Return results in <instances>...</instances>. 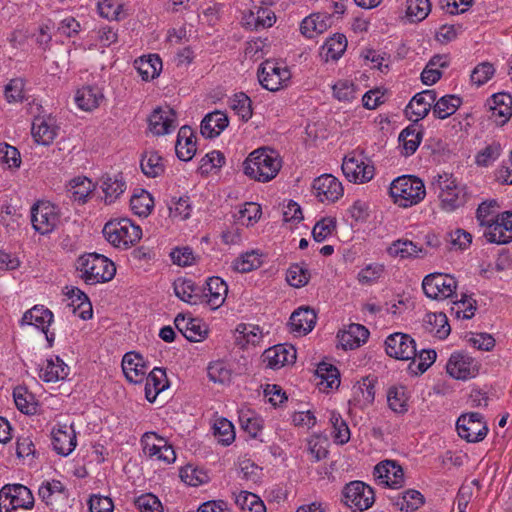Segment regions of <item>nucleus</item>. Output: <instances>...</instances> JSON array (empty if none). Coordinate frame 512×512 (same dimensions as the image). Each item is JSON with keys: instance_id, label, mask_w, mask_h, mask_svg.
<instances>
[{"instance_id": "57", "label": "nucleus", "mask_w": 512, "mask_h": 512, "mask_svg": "<svg viewBox=\"0 0 512 512\" xmlns=\"http://www.w3.org/2000/svg\"><path fill=\"white\" fill-rule=\"evenodd\" d=\"M261 265V255L257 251H250L240 255L233 262L234 270L246 273Z\"/></svg>"}, {"instance_id": "37", "label": "nucleus", "mask_w": 512, "mask_h": 512, "mask_svg": "<svg viewBox=\"0 0 512 512\" xmlns=\"http://www.w3.org/2000/svg\"><path fill=\"white\" fill-rule=\"evenodd\" d=\"M392 504L402 512H413L424 504L423 495L414 489H409L391 498Z\"/></svg>"}, {"instance_id": "54", "label": "nucleus", "mask_w": 512, "mask_h": 512, "mask_svg": "<svg viewBox=\"0 0 512 512\" xmlns=\"http://www.w3.org/2000/svg\"><path fill=\"white\" fill-rule=\"evenodd\" d=\"M261 206L254 202H247L240 206L238 213L235 215L236 219L246 226L255 224L261 217Z\"/></svg>"}, {"instance_id": "25", "label": "nucleus", "mask_w": 512, "mask_h": 512, "mask_svg": "<svg viewBox=\"0 0 512 512\" xmlns=\"http://www.w3.org/2000/svg\"><path fill=\"white\" fill-rule=\"evenodd\" d=\"M229 119L225 112L215 110L207 114L201 122L200 131L206 138H215L228 126Z\"/></svg>"}, {"instance_id": "44", "label": "nucleus", "mask_w": 512, "mask_h": 512, "mask_svg": "<svg viewBox=\"0 0 512 512\" xmlns=\"http://www.w3.org/2000/svg\"><path fill=\"white\" fill-rule=\"evenodd\" d=\"M498 209L499 204L496 200L484 201L478 206L476 217L480 225L485 227V230H489L490 226L499 217Z\"/></svg>"}, {"instance_id": "23", "label": "nucleus", "mask_w": 512, "mask_h": 512, "mask_svg": "<svg viewBox=\"0 0 512 512\" xmlns=\"http://www.w3.org/2000/svg\"><path fill=\"white\" fill-rule=\"evenodd\" d=\"M55 120L51 117L38 116L32 123V136L35 141L42 145H49L57 135Z\"/></svg>"}, {"instance_id": "52", "label": "nucleus", "mask_w": 512, "mask_h": 512, "mask_svg": "<svg viewBox=\"0 0 512 512\" xmlns=\"http://www.w3.org/2000/svg\"><path fill=\"white\" fill-rule=\"evenodd\" d=\"M214 436L223 446L230 445L235 440V430L232 422L226 418L216 419L213 425Z\"/></svg>"}, {"instance_id": "42", "label": "nucleus", "mask_w": 512, "mask_h": 512, "mask_svg": "<svg viewBox=\"0 0 512 512\" xmlns=\"http://www.w3.org/2000/svg\"><path fill=\"white\" fill-rule=\"evenodd\" d=\"M154 207V201L149 192L144 189L135 191L130 197V209L135 215L147 217Z\"/></svg>"}, {"instance_id": "51", "label": "nucleus", "mask_w": 512, "mask_h": 512, "mask_svg": "<svg viewBox=\"0 0 512 512\" xmlns=\"http://www.w3.org/2000/svg\"><path fill=\"white\" fill-rule=\"evenodd\" d=\"M502 152V145L498 141H493L476 154L475 163L480 167H488L501 156Z\"/></svg>"}, {"instance_id": "12", "label": "nucleus", "mask_w": 512, "mask_h": 512, "mask_svg": "<svg viewBox=\"0 0 512 512\" xmlns=\"http://www.w3.org/2000/svg\"><path fill=\"white\" fill-rule=\"evenodd\" d=\"M480 363L473 357L463 352L451 354L447 364L446 371L454 379L469 380L479 374Z\"/></svg>"}, {"instance_id": "11", "label": "nucleus", "mask_w": 512, "mask_h": 512, "mask_svg": "<svg viewBox=\"0 0 512 512\" xmlns=\"http://www.w3.org/2000/svg\"><path fill=\"white\" fill-rule=\"evenodd\" d=\"M456 429L462 439L471 443L482 441L488 433L487 424L478 412L461 415L456 422Z\"/></svg>"}, {"instance_id": "19", "label": "nucleus", "mask_w": 512, "mask_h": 512, "mask_svg": "<svg viewBox=\"0 0 512 512\" xmlns=\"http://www.w3.org/2000/svg\"><path fill=\"white\" fill-rule=\"evenodd\" d=\"M227 293V284L220 277L214 276L207 280L201 296L211 309H217L224 303Z\"/></svg>"}, {"instance_id": "55", "label": "nucleus", "mask_w": 512, "mask_h": 512, "mask_svg": "<svg viewBox=\"0 0 512 512\" xmlns=\"http://www.w3.org/2000/svg\"><path fill=\"white\" fill-rule=\"evenodd\" d=\"M72 195L74 200L85 203L88 196L92 193L94 185L87 177H75L70 181Z\"/></svg>"}, {"instance_id": "14", "label": "nucleus", "mask_w": 512, "mask_h": 512, "mask_svg": "<svg viewBox=\"0 0 512 512\" xmlns=\"http://www.w3.org/2000/svg\"><path fill=\"white\" fill-rule=\"evenodd\" d=\"M177 126V114L169 106L155 108L148 118V129L154 136L170 134Z\"/></svg>"}, {"instance_id": "17", "label": "nucleus", "mask_w": 512, "mask_h": 512, "mask_svg": "<svg viewBox=\"0 0 512 512\" xmlns=\"http://www.w3.org/2000/svg\"><path fill=\"white\" fill-rule=\"evenodd\" d=\"M484 237L490 243L506 244L512 241V212L506 211L499 215L489 230H484Z\"/></svg>"}, {"instance_id": "31", "label": "nucleus", "mask_w": 512, "mask_h": 512, "mask_svg": "<svg viewBox=\"0 0 512 512\" xmlns=\"http://www.w3.org/2000/svg\"><path fill=\"white\" fill-rule=\"evenodd\" d=\"M104 95L97 86H83L78 89L75 95L77 106L84 111H92L99 107L103 101Z\"/></svg>"}, {"instance_id": "5", "label": "nucleus", "mask_w": 512, "mask_h": 512, "mask_svg": "<svg viewBox=\"0 0 512 512\" xmlns=\"http://www.w3.org/2000/svg\"><path fill=\"white\" fill-rule=\"evenodd\" d=\"M34 497L29 488L22 484H6L0 490V512H15L17 509H31Z\"/></svg>"}, {"instance_id": "1", "label": "nucleus", "mask_w": 512, "mask_h": 512, "mask_svg": "<svg viewBox=\"0 0 512 512\" xmlns=\"http://www.w3.org/2000/svg\"><path fill=\"white\" fill-rule=\"evenodd\" d=\"M281 166L282 161L274 150L259 148L243 162V171L249 178L265 183L277 176Z\"/></svg>"}, {"instance_id": "33", "label": "nucleus", "mask_w": 512, "mask_h": 512, "mask_svg": "<svg viewBox=\"0 0 512 512\" xmlns=\"http://www.w3.org/2000/svg\"><path fill=\"white\" fill-rule=\"evenodd\" d=\"M387 252L392 257L401 259L423 257L428 254L427 250L419 247L414 242L407 239H398L394 241L388 248Z\"/></svg>"}, {"instance_id": "36", "label": "nucleus", "mask_w": 512, "mask_h": 512, "mask_svg": "<svg viewBox=\"0 0 512 512\" xmlns=\"http://www.w3.org/2000/svg\"><path fill=\"white\" fill-rule=\"evenodd\" d=\"M140 168L149 178L161 176L165 171L163 158L156 151H145L140 158Z\"/></svg>"}, {"instance_id": "29", "label": "nucleus", "mask_w": 512, "mask_h": 512, "mask_svg": "<svg viewBox=\"0 0 512 512\" xmlns=\"http://www.w3.org/2000/svg\"><path fill=\"white\" fill-rule=\"evenodd\" d=\"M53 320V314L49 309L44 307L34 306L32 309L24 313L22 322L27 325H33L45 333L48 341H52L53 338L47 333L48 327Z\"/></svg>"}, {"instance_id": "24", "label": "nucleus", "mask_w": 512, "mask_h": 512, "mask_svg": "<svg viewBox=\"0 0 512 512\" xmlns=\"http://www.w3.org/2000/svg\"><path fill=\"white\" fill-rule=\"evenodd\" d=\"M176 155L182 161L191 160L196 153V137L189 126H182L177 135Z\"/></svg>"}, {"instance_id": "2", "label": "nucleus", "mask_w": 512, "mask_h": 512, "mask_svg": "<svg viewBox=\"0 0 512 512\" xmlns=\"http://www.w3.org/2000/svg\"><path fill=\"white\" fill-rule=\"evenodd\" d=\"M77 270L81 273L85 283L89 285L108 282L116 273L115 264L98 253H89L79 257Z\"/></svg>"}, {"instance_id": "30", "label": "nucleus", "mask_w": 512, "mask_h": 512, "mask_svg": "<svg viewBox=\"0 0 512 512\" xmlns=\"http://www.w3.org/2000/svg\"><path fill=\"white\" fill-rule=\"evenodd\" d=\"M168 388V379L166 373L161 368H154L146 377L144 386L145 398L153 403L160 392Z\"/></svg>"}, {"instance_id": "6", "label": "nucleus", "mask_w": 512, "mask_h": 512, "mask_svg": "<svg viewBox=\"0 0 512 512\" xmlns=\"http://www.w3.org/2000/svg\"><path fill=\"white\" fill-rule=\"evenodd\" d=\"M258 78L263 88L276 92L288 86L291 72L283 64L266 60L258 69Z\"/></svg>"}, {"instance_id": "58", "label": "nucleus", "mask_w": 512, "mask_h": 512, "mask_svg": "<svg viewBox=\"0 0 512 512\" xmlns=\"http://www.w3.org/2000/svg\"><path fill=\"white\" fill-rule=\"evenodd\" d=\"M426 322L432 326L430 331L439 339H445L450 334L451 328L445 314H428Z\"/></svg>"}, {"instance_id": "63", "label": "nucleus", "mask_w": 512, "mask_h": 512, "mask_svg": "<svg viewBox=\"0 0 512 512\" xmlns=\"http://www.w3.org/2000/svg\"><path fill=\"white\" fill-rule=\"evenodd\" d=\"M241 428L251 437H256L262 429V420L251 411H242L239 415Z\"/></svg>"}, {"instance_id": "46", "label": "nucleus", "mask_w": 512, "mask_h": 512, "mask_svg": "<svg viewBox=\"0 0 512 512\" xmlns=\"http://www.w3.org/2000/svg\"><path fill=\"white\" fill-rule=\"evenodd\" d=\"M347 48V39L343 34H335L327 39L322 46V53H324L326 60L339 59Z\"/></svg>"}, {"instance_id": "15", "label": "nucleus", "mask_w": 512, "mask_h": 512, "mask_svg": "<svg viewBox=\"0 0 512 512\" xmlns=\"http://www.w3.org/2000/svg\"><path fill=\"white\" fill-rule=\"evenodd\" d=\"M312 187L314 195L322 203H334L344 193L342 183L331 174H323L314 179Z\"/></svg>"}, {"instance_id": "62", "label": "nucleus", "mask_w": 512, "mask_h": 512, "mask_svg": "<svg viewBox=\"0 0 512 512\" xmlns=\"http://www.w3.org/2000/svg\"><path fill=\"white\" fill-rule=\"evenodd\" d=\"M230 106L241 120L248 121L252 117L251 100L246 94H235Z\"/></svg>"}, {"instance_id": "40", "label": "nucleus", "mask_w": 512, "mask_h": 512, "mask_svg": "<svg viewBox=\"0 0 512 512\" xmlns=\"http://www.w3.org/2000/svg\"><path fill=\"white\" fill-rule=\"evenodd\" d=\"M244 20L247 27L258 30L271 27L276 21V16L269 8L258 7L255 12L250 11Z\"/></svg>"}, {"instance_id": "28", "label": "nucleus", "mask_w": 512, "mask_h": 512, "mask_svg": "<svg viewBox=\"0 0 512 512\" xmlns=\"http://www.w3.org/2000/svg\"><path fill=\"white\" fill-rule=\"evenodd\" d=\"M332 23V18L328 14L314 13L303 19L300 25L301 33L307 38L324 33Z\"/></svg>"}, {"instance_id": "9", "label": "nucleus", "mask_w": 512, "mask_h": 512, "mask_svg": "<svg viewBox=\"0 0 512 512\" xmlns=\"http://www.w3.org/2000/svg\"><path fill=\"white\" fill-rule=\"evenodd\" d=\"M422 288L425 295L434 300L452 297L457 288L456 279L448 274L432 273L423 279Z\"/></svg>"}, {"instance_id": "3", "label": "nucleus", "mask_w": 512, "mask_h": 512, "mask_svg": "<svg viewBox=\"0 0 512 512\" xmlns=\"http://www.w3.org/2000/svg\"><path fill=\"white\" fill-rule=\"evenodd\" d=\"M389 194L396 205L407 208L420 203L425 198L426 189L420 178L403 175L391 182Z\"/></svg>"}, {"instance_id": "43", "label": "nucleus", "mask_w": 512, "mask_h": 512, "mask_svg": "<svg viewBox=\"0 0 512 512\" xmlns=\"http://www.w3.org/2000/svg\"><path fill=\"white\" fill-rule=\"evenodd\" d=\"M462 100L456 95H445L440 99H436L433 104V114L436 118L446 119L453 115L460 107Z\"/></svg>"}, {"instance_id": "59", "label": "nucleus", "mask_w": 512, "mask_h": 512, "mask_svg": "<svg viewBox=\"0 0 512 512\" xmlns=\"http://www.w3.org/2000/svg\"><path fill=\"white\" fill-rule=\"evenodd\" d=\"M384 273V265L371 263L362 268L357 274V280L362 285L375 284Z\"/></svg>"}, {"instance_id": "49", "label": "nucleus", "mask_w": 512, "mask_h": 512, "mask_svg": "<svg viewBox=\"0 0 512 512\" xmlns=\"http://www.w3.org/2000/svg\"><path fill=\"white\" fill-rule=\"evenodd\" d=\"M310 279V272L304 263H294L286 272V281L295 288L304 287Z\"/></svg>"}, {"instance_id": "34", "label": "nucleus", "mask_w": 512, "mask_h": 512, "mask_svg": "<svg viewBox=\"0 0 512 512\" xmlns=\"http://www.w3.org/2000/svg\"><path fill=\"white\" fill-rule=\"evenodd\" d=\"M437 94L435 90H424L417 93L409 102L408 109L417 118L423 119L430 112L436 101Z\"/></svg>"}, {"instance_id": "4", "label": "nucleus", "mask_w": 512, "mask_h": 512, "mask_svg": "<svg viewBox=\"0 0 512 512\" xmlns=\"http://www.w3.org/2000/svg\"><path fill=\"white\" fill-rule=\"evenodd\" d=\"M432 188L438 192L441 207L446 211H454L466 202V188L457 183L451 174H439L432 181Z\"/></svg>"}, {"instance_id": "53", "label": "nucleus", "mask_w": 512, "mask_h": 512, "mask_svg": "<svg viewBox=\"0 0 512 512\" xmlns=\"http://www.w3.org/2000/svg\"><path fill=\"white\" fill-rule=\"evenodd\" d=\"M406 16L411 22H421L431 11L430 0H407Z\"/></svg>"}, {"instance_id": "13", "label": "nucleus", "mask_w": 512, "mask_h": 512, "mask_svg": "<svg viewBox=\"0 0 512 512\" xmlns=\"http://www.w3.org/2000/svg\"><path fill=\"white\" fill-rule=\"evenodd\" d=\"M385 351L387 355L398 360H411L416 357L415 340L408 334L394 333L385 340ZM415 360L410 364V368Z\"/></svg>"}, {"instance_id": "35", "label": "nucleus", "mask_w": 512, "mask_h": 512, "mask_svg": "<svg viewBox=\"0 0 512 512\" xmlns=\"http://www.w3.org/2000/svg\"><path fill=\"white\" fill-rule=\"evenodd\" d=\"M69 374V367L58 356L46 360L39 377L45 382L64 380Z\"/></svg>"}, {"instance_id": "45", "label": "nucleus", "mask_w": 512, "mask_h": 512, "mask_svg": "<svg viewBox=\"0 0 512 512\" xmlns=\"http://www.w3.org/2000/svg\"><path fill=\"white\" fill-rule=\"evenodd\" d=\"M235 503L242 512H266L263 501L254 493L240 491L235 495Z\"/></svg>"}, {"instance_id": "47", "label": "nucleus", "mask_w": 512, "mask_h": 512, "mask_svg": "<svg viewBox=\"0 0 512 512\" xmlns=\"http://www.w3.org/2000/svg\"><path fill=\"white\" fill-rule=\"evenodd\" d=\"M126 189V183L124 178L121 176L111 177L106 176L102 183V190L105 194V202L107 204L113 203Z\"/></svg>"}, {"instance_id": "10", "label": "nucleus", "mask_w": 512, "mask_h": 512, "mask_svg": "<svg viewBox=\"0 0 512 512\" xmlns=\"http://www.w3.org/2000/svg\"><path fill=\"white\" fill-rule=\"evenodd\" d=\"M59 221L58 210L50 202L41 201L31 208L32 226L42 235L51 233L58 226Z\"/></svg>"}, {"instance_id": "7", "label": "nucleus", "mask_w": 512, "mask_h": 512, "mask_svg": "<svg viewBox=\"0 0 512 512\" xmlns=\"http://www.w3.org/2000/svg\"><path fill=\"white\" fill-rule=\"evenodd\" d=\"M342 501L351 509L365 511L375 501L374 491L362 481H351L342 489Z\"/></svg>"}, {"instance_id": "56", "label": "nucleus", "mask_w": 512, "mask_h": 512, "mask_svg": "<svg viewBox=\"0 0 512 512\" xmlns=\"http://www.w3.org/2000/svg\"><path fill=\"white\" fill-rule=\"evenodd\" d=\"M330 422L332 424V437L334 442L341 445L347 443L350 439V430L341 415L334 411L331 412Z\"/></svg>"}, {"instance_id": "41", "label": "nucleus", "mask_w": 512, "mask_h": 512, "mask_svg": "<svg viewBox=\"0 0 512 512\" xmlns=\"http://www.w3.org/2000/svg\"><path fill=\"white\" fill-rule=\"evenodd\" d=\"M369 337V331L361 324H351L348 329L342 333L340 340L342 346L348 349H354L364 343Z\"/></svg>"}, {"instance_id": "39", "label": "nucleus", "mask_w": 512, "mask_h": 512, "mask_svg": "<svg viewBox=\"0 0 512 512\" xmlns=\"http://www.w3.org/2000/svg\"><path fill=\"white\" fill-rule=\"evenodd\" d=\"M175 295L182 301L196 305L202 302L200 290L197 288L192 280L179 278L174 282Z\"/></svg>"}, {"instance_id": "64", "label": "nucleus", "mask_w": 512, "mask_h": 512, "mask_svg": "<svg viewBox=\"0 0 512 512\" xmlns=\"http://www.w3.org/2000/svg\"><path fill=\"white\" fill-rule=\"evenodd\" d=\"M139 512H163V506L159 498L152 493H145L134 500Z\"/></svg>"}, {"instance_id": "27", "label": "nucleus", "mask_w": 512, "mask_h": 512, "mask_svg": "<svg viewBox=\"0 0 512 512\" xmlns=\"http://www.w3.org/2000/svg\"><path fill=\"white\" fill-rule=\"evenodd\" d=\"M423 137V131L415 124L403 129L398 137L400 153L403 156H411L418 149Z\"/></svg>"}, {"instance_id": "16", "label": "nucleus", "mask_w": 512, "mask_h": 512, "mask_svg": "<svg viewBox=\"0 0 512 512\" xmlns=\"http://www.w3.org/2000/svg\"><path fill=\"white\" fill-rule=\"evenodd\" d=\"M374 476L379 484L392 489H399L405 483L402 467L391 460L377 464L374 468Z\"/></svg>"}, {"instance_id": "38", "label": "nucleus", "mask_w": 512, "mask_h": 512, "mask_svg": "<svg viewBox=\"0 0 512 512\" xmlns=\"http://www.w3.org/2000/svg\"><path fill=\"white\" fill-rule=\"evenodd\" d=\"M134 67L145 81L154 79L162 69V61L158 55L140 57L134 61Z\"/></svg>"}, {"instance_id": "20", "label": "nucleus", "mask_w": 512, "mask_h": 512, "mask_svg": "<svg viewBox=\"0 0 512 512\" xmlns=\"http://www.w3.org/2000/svg\"><path fill=\"white\" fill-rule=\"evenodd\" d=\"M491 118L498 125H504L512 116V96L507 93H496L488 100Z\"/></svg>"}, {"instance_id": "61", "label": "nucleus", "mask_w": 512, "mask_h": 512, "mask_svg": "<svg viewBox=\"0 0 512 512\" xmlns=\"http://www.w3.org/2000/svg\"><path fill=\"white\" fill-rule=\"evenodd\" d=\"M192 208L188 197L172 199L169 204V216L174 220L183 221L190 217Z\"/></svg>"}, {"instance_id": "22", "label": "nucleus", "mask_w": 512, "mask_h": 512, "mask_svg": "<svg viewBox=\"0 0 512 512\" xmlns=\"http://www.w3.org/2000/svg\"><path fill=\"white\" fill-rule=\"evenodd\" d=\"M64 295L71 300L68 306L72 308L74 314H77L83 320L92 318V305L83 291L74 286H66Z\"/></svg>"}, {"instance_id": "60", "label": "nucleus", "mask_w": 512, "mask_h": 512, "mask_svg": "<svg viewBox=\"0 0 512 512\" xmlns=\"http://www.w3.org/2000/svg\"><path fill=\"white\" fill-rule=\"evenodd\" d=\"M181 480L190 486H199L208 481V475L204 471L192 466L186 465L179 471Z\"/></svg>"}, {"instance_id": "8", "label": "nucleus", "mask_w": 512, "mask_h": 512, "mask_svg": "<svg viewBox=\"0 0 512 512\" xmlns=\"http://www.w3.org/2000/svg\"><path fill=\"white\" fill-rule=\"evenodd\" d=\"M342 171L348 181L366 183L374 177V166L360 152H352L345 156Z\"/></svg>"}, {"instance_id": "21", "label": "nucleus", "mask_w": 512, "mask_h": 512, "mask_svg": "<svg viewBox=\"0 0 512 512\" xmlns=\"http://www.w3.org/2000/svg\"><path fill=\"white\" fill-rule=\"evenodd\" d=\"M52 444L54 450L63 456L69 455L76 447V435L72 426L60 425L52 430Z\"/></svg>"}, {"instance_id": "48", "label": "nucleus", "mask_w": 512, "mask_h": 512, "mask_svg": "<svg viewBox=\"0 0 512 512\" xmlns=\"http://www.w3.org/2000/svg\"><path fill=\"white\" fill-rule=\"evenodd\" d=\"M408 397L405 388L402 386H392L387 391V402L392 411L403 414L408 411Z\"/></svg>"}, {"instance_id": "26", "label": "nucleus", "mask_w": 512, "mask_h": 512, "mask_svg": "<svg viewBox=\"0 0 512 512\" xmlns=\"http://www.w3.org/2000/svg\"><path fill=\"white\" fill-rule=\"evenodd\" d=\"M123 223H128V220L123 218L121 220L109 221L105 224L102 232L105 239L111 245L117 248L126 249L128 245V228Z\"/></svg>"}, {"instance_id": "18", "label": "nucleus", "mask_w": 512, "mask_h": 512, "mask_svg": "<svg viewBox=\"0 0 512 512\" xmlns=\"http://www.w3.org/2000/svg\"><path fill=\"white\" fill-rule=\"evenodd\" d=\"M296 360V350L293 346L276 345L263 353V362L271 369H279L293 364Z\"/></svg>"}, {"instance_id": "32", "label": "nucleus", "mask_w": 512, "mask_h": 512, "mask_svg": "<svg viewBox=\"0 0 512 512\" xmlns=\"http://www.w3.org/2000/svg\"><path fill=\"white\" fill-rule=\"evenodd\" d=\"M316 314L309 307H300L290 317L291 329L299 334L309 333L316 324Z\"/></svg>"}, {"instance_id": "50", "label": "nucleus", "mask_w": 512, "mask_h": 512, "mask_svg": "<svg viewBox=\"0 0 512 512\" xmlns=\"http://www.w3.org/2000/svg\"><path fill=\"white\" fill-rule=\"evenodd\" d=\"M16 407L25 414H34L37 411V404L34 396L25 387H16L13 391Z\"/></svg>"}]
</instances>
